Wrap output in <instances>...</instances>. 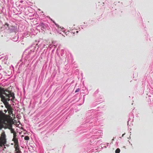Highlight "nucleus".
<instances>
[{"label": "nucleus", "mask_w": 153, "mask_h": 153, "mask_svg": "<svg viewBox=\"0 0 153 153\" xmlns=\"http://www.w3.org/2000/svg\"><path fill=\"white\" fill-rule=\"evenodd\" d=\"M5 25H6V26H7L8 27L9 26V25L7 23H6L4 24V26H5Z\"/></svg>", "instance_id": "13"}, {"label": "nucleus", "mask_w": 153, "mask_h": 153, "mask_svg": "<svg viewBox=\"0 0 153 153\" xmlns=\"http://www.w3.org/2000/svg\"><path fill=\"white\" fill-rule=\"evenodd\" d=\"M24 139L25 140H29V137L28 136H25L24 137Z\"/></svg>", "instance_id": "10"}, {"label": "nucleus", "mask_w": 153, "mask_h": 153, "mask_svg": "<svg viewBox=\"0 0 153 153\" xmlns=\"http://www.w3.org/2000/svg\"><path fill=\"white\" fill-rule=\"evenodd\" d=\"M2 91L3 94L5 95L6 97L8 98H10L12 97V98L11 100L12 101L14 100L15 98L14 94L13 93H11L10 91H8L7 89L4 90V88H1L0 87V91Z\"/></svg>", "instance_id": "1"}, {"label": "nucleus", "mask_w": 153, "mask_h": 153, "mask_svg": "<svg viewBox=\"0 0 153 153\" xmlns=\"http://www.w3.org/2000/svg\"><path fill=\"white\" fill-rule=\"evenodd\" d=\"M7 110L8 111V113L10 115L12 114V116H13V109L10 106L7 108Z\"/></svg>", "instance_id": "6"}, {"label": "nucleus", "mask_w": 153, "mask_h": 153, "mask_svg": "<svg viewBox=\"0 0 153 153\" xmlns=\"http://www.w3.org/2000/svg\"><path fill=\"white\" fill-rule=\"evenodd\" d=\"M79 90H80V89L79 88L77 89L75 91V93H76V92H78L79 91Z\"/></svg>", "instance_id": "12"}, {"label": "nucleus", "mask_w": 153, "mask_h": 153, "mask_svg": "<svg viewBox=\"0 0 153 153\" xmlns=\"http://www.w3.org/2000/svg\"><path fill=\"white\" fill-rule=\"evenodd\" d=\"M6 121H7V122H8V121L6 119H4L2 121V123L0 122V130L1 129L4 127L3 124H6L5 122Z\"/></svg>", "instance_id": "5"}, {"label": "nucleus", "mask_w": 153, "mask_h": 153, "mask_svg": "<svg viewBox=\"0 0 153 153\" xmlns=\"http://www.w3.org/2000/svg\"><path fill=\"white\" fill-rule=\"evenodd\" d=\"M12 132L13 133V138H17L16 133L14 131H13V132Z\"/></svg>", "instance_id": "8"}, {"label": "nucleus", "mask_w": 153, "mask_h": 153, "mask_svg": "<svg viewBox=\"0 0 153 153\" xmlns=\"http://www.w3.org/2000/svg\"><path fill=\"white\" fill-rule=\"evenodd\" d=\"M6 135L4 131L1 133L0 136V149L3 148V146L6 143Z\"/></svg>", "instance_id": "2"}, {"label": "nucleus", "mask_w": 153, "mask_h": 153, "mask_svg": "<svg viewBox=\"0 0 153 153\" xmlns=\"http://www.w3.org/2000/svg\"><path fill=\"white\" fill-rule=\"evenodd\" d=\"M3 94V93L2 91H0V97L1 98V101L5 104L6 103H8L7 102V100L9 101L10 99H6Z\"/></svg>", "instance_id": "3"}, {"label": "nucleus", "mask_w": 153, "mask_h": 153, "mask_svg": "<svg viewBox=\"0 0 153 153\" xmlns=\"http://www.w3.org/2000/svg\"><path fill=\"white\" fill-rule=\"evenodd\" d=\"M120 152V149L119 148L115 150V153H119Z\"/></svg>", "instance_id": "9"}, {"label": "nucleus", "mask_w": 153, "mask_h": 153, "mask_svg": "<svg viewBox=\"0 0 153 153\" xmlns=\"http://www.w3.org/2000/svg\"><path fill=\"white\" fill-rule=\"evenodd\" d=\"M14 147L15 149L16 153H21V152L19 149V145H14Z\"/></svg>", "instance_id": "4"}, {"label": "nucleus", "mask_w": 153, "mask_h": 153, "mask_svg": "<svg viewBox=\"0 0 153 153\" xmlns=\"http://www.w3.org/2000/svg\"><path fill=\"white\" fill-rule=\"evenodd\" d=\"M112 140H114V139H113Z\"/></svg>", "instance_id": "15"}, {"label": "nucleus", "mask_w": 153, "mask_h": 153, "mask_svg": "<svg viewBox=\"0 0 153 153\" xmlns=\"http://www.w3.org/2000/svg\"><path fill=\"white\" fill-rule=\"evenodd\" d=\"M12 140L14 141V143H15L14 145H19L17 138H13Z\"/></svg>", "instance_id": "7"}, {"label": "nucleus", "mask_w": 153, "mask_h": 153, "mask_svg": "<svg viewBox=\"0 0 153 153\" xmlns=\"http://www.w3.org/2000/svg\"><path fill=\"white\" fill-rule=\"evenodd\" d=\"M6 143L3 146V147L4 146L3 149V150H4V149L6 148V147H5V145L7 143V142L6 137Z\"/></svg>", "instance_id": "11"}, {"label": "nucleus", "mask_w": 153, "mask_h": 153, "mask_svg": "<svg viewBox=\"0 0 153 153\" xmlns=\"http://www.w3.org/2000/svg\"><path fill=\"white\" fill-rule=\"evenodd\" d=\"M10 127L11 128V127H12V126L11 125V124H10Z\"/></svg>", "instance_id": "14"}]
</instances>
